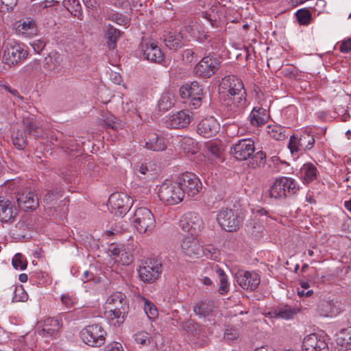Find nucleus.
<instances>
[{"label":"nucleus","instance_id":"f257e3e1","mask_svg":"<svg viewBox=\"0 0 351 351\" xmlns=\"http://www.w3.org/2000/svg\"><path fill=\"white\" fill-rule=\"evenodd\" d=\"M220 86L228 93L226 105L232 114L243 111L247 106L246 92L243 82L235 75H228L222 79Z\"/></svg>","mask_w":351,"mask_h":351},{"label":"nucleus","instance_id":"f03ea898","mask_svg":"<svg viewBox=\"0 0 351 351\" xmlns=\"http://www.w3.org/2000/svg\"><path fill=\"white\" fill-rule=\"evenodd\" d=\"M129 304L124 293L114 292L106 302L105 315L111 322L115 321L114 325L120 326L125 321L128 313Z\"/></svg>","mask_w":351,"mask_h":351},{"label":"nucleus","instance_id":"7ed1b4c3","mask_svg":"<svg viewBox=\"0 0 351 351\" xmlns=\"http://www.w3.org/2000/svg\"><path fill=\"white\" fill-rule=\"evenodd\" d=\"M27 56L28 51L22 44L10 40L5 45L2 62L10 66L24 61Z\"/></svg>","mask_w":351,"mask_h":351},{"label":"nucleus","instance_id":"20e7f679","mask_svg":"<svg viewBox=\"0 0 351 351\" xmlns=\"http://www.w3.org/2000/svg\"><path fill=\"white\" fill-rule=\"evenodd\" d=\"M158 197L163 202L175 205L183 200L184 192L180 189L178 181L173 182L166 180L160 186Z\"/></svg>","mask_w":351,"mask_h":351},{"label":"nucleus","instance_id":"39448f33","mask_svg":"<svg viewBox=\"0 0 351 351\" xmlns=\"http://www.w3.org/2000/svg\"><path fill=\"white\" fill-rule=\"evenodd\" d=\"M133 223L140 234H149L156 226L154 215L147 208H138L133 216Z\"/></svg>","mask_w":351,"mask_h":351},{"label":"nucleus","instance_id":"423d86ee","mask_svg":"<svg viewBox=\"0 0 351 351\" xmlns=\"http://www.w3.org/2000/svg\"><path fill=\"white\" fill-rule=\"evenodd\" d=\"M106 332L99 324L88 325L80 331L82 341L92 347H100L105 343Z\"/></svg>","mask_w":351,"mask_h":351},{"label":"nucleus","instance_id":"0eeeda50","mask_svg":"<svg viewBox=\"0 0 351 351\" xmlns=\"http://www.w3.org/2000/svg\"><path fill=\"white\" fill-rule=\"evenodd\" d=\"M132 204V199L125 193H114L108 199L110 212L118 217H121L125 215Z\"/></svg>","mask_w":351,"mask_h":351},{"label":"nucleus","instance_id":"6e6552de","mask_svg":"<svg viewBox=\"0 0 351 351\" xmlns=\"http://www.w3.org/2000/svg\"><path fill=\"white\" fill-rule=\"evenodd\" d=\"M266 210L263 208L254 210L252 216L245 225V231L252 237L257 239L261 237L265 231L264 223Z\"/></svg>","mask_w":351,"mask_h":351},{"label":"nucleus","instance_id":"1a4fd4ad","mask_svg":"<svg viewBox=\"0 0 351 351\" xmlns=\"http://www.w3.org/2000/svg\"><path fill=\"white\" fill-rule=\"evenodd\" d=\"M180 227L191 236L197 235L204 228V223L199 214L189 212L184 214L180 220Z\"/></svg>","mask_w":351,"mask_h":351},{"label":"nucleus","instance_id":"9d476101","mask_svg":"<svg viewBox=\"0 0 351 351\" xmlns=\"http://www.w3.org/2000/svg\"><path fill=\"white\" fill-rule=\"evenodd\" d=\"M180 189L184 195L193 197L197 195L202 189V184L196 175L192 173H184L178 178Z\"/></svg>","mask_w":351,"mask_h":351},{"label":"nucleus","instance_id":"9b49d317","mask_svg":"<svg viewBox=\"0 0 351 351\" xmlns=\"http://www.w3.org/2000/svg\"><path fill=\"white\" fill-rule=\"evenodd\" d=\"M180 97L187 99L189 104L193 108H197L201 105L202 99L204 95L203 89L196 81L191 84L182 86L179 90Z\"/></svg>","mask_w":351,"mask_h":351},{"label":"nucleus","instance_id":"f8f14e48","mask_svg":"<svg viewBox=\"0 0 351 351\" xmlns=\"http://www.w3.org/2000/svg\"><path fill=\"white\" fill-rule=\"evenodd\" d=\"M162 273V263L156 258H150L140 267L138 274L141 279L147 283H152Z\"/></svg>","mask_w":351,"mask_h":351},{"label":"nucleus","instance_id":"ddd939ff","mask_svg":"<svg viewBox=\"0 0 351 351\" xmlns=\"http://www.w3.org/2000/svg\"><path fill=\"white\" fill-rule=\"evenodd\" d=\"M255 152L254 141L252 138H243L233 144L230 154L238 160H246L250 158Z\"/></svg>","mask_w":351,"mask_h":351},{"label":"nucleus","instance_id":"4468645a","mask_svg":"<svg viewBox=\"0 0 351 351\" xmlns=\"http://www.w3.org/2000/svg\"><path fill=\"white\" fill-rule=\"evenodd\" d=\"M17 35L25 38H32L38 35V27L36 21L31 17L20 19L14 24Z\"/></svg>","mask_w":351,"mask_h":351},{"label":"nucleus","instance_id":"2eb2a0df","mask_svg":"<svg viewBox=\"0 0 351 351\" xmlns=\"http://www.w3.org/2000/svg\"><path fill=\"white\" fill-rule=\"evenodd\" d=\"M219 226L228 232L236 231L239 228L240 219L231 209H222L217 217Z\"/></svg>","mask_w":351,"mask_h":351},{"label":"nucleus","instance_id":"dca6fc26","mask_svg":"<svg viewBox=\"0 0 351 351\" xmlns=\"http://www.w3.org/2000/svg\"><path fill=\"white\" fill-rule=\"evenodd\" d=\"M220 66V62L215 58L208 56L204 57L195 66L196 75L205 78L213 75Z\"/></svg>","mask_w":351,"mask_h":351},{"label":"nucleus","instance_id":"f3484780","mask_svg":"<svg viewBox=\"0 0 351 351\" xmlns=\"http://www.w3.org/2000/svg\"><path fill=\"white\" fill-rule=\"evenodd\" d=\"M239 285L243 289L254 291L261 282L259 275L254 271L239 270L235 275Z\"/></svg>","mask_w":351,"mask_h":351},{"label":"nucleus","instance_id":"a211bd4d","mask_svg":"<svg viewBox=\"0 0 351 351\" xmlns=\"http://www.w3.org/2000/svg\"><path fill=\"white\" fill-rule=\"evenodd\" d=\"M182 253L192 258H199L203 254L202 247L194 236H187L183 238L180 244Z\"/></svg>","mask_w":351,"mask_h":351},{"label":"nucleus","instance_id":"6ab92c4d","mask_svg":"<svg viewBox=\"0 0 351 351\" xmlns=\"http://www.w3.org/2000/svg\"><path fill=\"white\" fill-rule=\"evenodd\" d=\"M141 51L144 57L150 62L160 63L164 59L161 49L152 40H146L141 43Z\"/></svg>","mask_w":351,"mask_h":351},{"label":"nucleus","instance_id":"aec40b11","mask_svg":"<svg viewBox=\"0 0 351 351\" xmlns=\"http://www.w3.org/2000/svg\"><path fill=\"white\" fill-rule=\"evenodd\" d=\"M189 111L180 110L170 115L166 120V126L171 129H182L186 128L191 120Z\"/></svg>","mask_w":351,"mask_h":351},{"label":"nucleus","instance_id":"412c9836","mask_svg":"<svg viewBox=\"0 0 351 351\" xmlns=\"http://www.w3.org/2000/svg\"><path fill=\"white\" fill-rule=\"evenodd\" d=\"M219 130V124L213 117L203 119L197 125V133L205 137L211 138L216 135Z\"/></svg>","mask_w":351,"mask_h":351},{"label":"nucleus","instance_id":"4be33fe9","mask_svg":"<svg viewBox=\"0 0 351 351\" xmlns=\"http://www.w3.org/2000/svg\"><path fill=\"white\" fill-rule=\"evenodd\" d=\"M62 56L57 52H51L43 62V68L46 75H53L62 68Z\"/></svg>","mask_w":351,"mask_h":351},{"label":"nucleus","instance_id":"5701e85b","mask_svg":"<svg viewBox=\"0 0 351 351\" xmlns=\"http://www.w3.org/2000/svg\"><path fill=\"white\" fill-rule=\"evenodd\" d=\"M302 346L306 351H328L326 341L315 334L306 336L304 339Z\"/></svg>","mask_w":351,"mask_h":351},{"label":"nucleus","instance_id":"b1692460","mask_svg":"<svg viewBox=\"0 0 351 351\" xmlns=\"http://www.w3.org/2000/svg\"><path fill=\"white\" fill-rule=\"evenodd\" d=\"M16 199L19 206L25 210H34L38 206V199L32 191L18 193Z\"/></svg>","mask_w":351,"mask_h":351},{"label":"nucleus","instance_id":"393cba45","mask_svg":"<svg viewBox=\"0 0 351 351\" xmlns=\"http://www.w3.org/2000/svg\"><path fill=\"white\" fill-rule=\"evenodd\" d=\"M269 118V115L267 110L260 107L254 108L248 117L251 125L254 127L264 125L267 122Z\"/></svg>","mask_w":351,"mask_h":351},{"label":"nucleus","instance_id":"a878e982","mask_svg":"<svg viewBox=\"0 0 351 351\" xmlns=\"http://www.w3.org/2000/svg\"><path fill=\"white\" fill-rule=\"evenodd\" d=\"M145 147L154 152L163 151L167 145L165 138L156 133H149L145 139Z\"/></svg>","mask_w":351,"mask_h":351},{"label":"nucleus","instance_id":"bb28decb","mask_svg":"<svg viewBox=\"0 0 351 351\" xmlns=\"http://www.w3.org/2000/svg\"><path fill=\"white\" fill-rule=\"evenodd\" d=\"M62 324L58 318L48 317L38 324V328H42V331L48 335H53L61 328Z\"/></svg>","mask_w":351,"mask_h":351},{"label":"nucleus","instance_id":"cd10ccee","mask_svg":"<svg viewBox=\"0 0 351 351\" xmlns=\"http://www.w3.org/2000/svg\"><path fill=\"white\" fill-rule=\"evenodd\" d=\"M16 215V209L9 200L1 199L0 197V220L8 222L13 220Z\"/></svg>","mask_w":351,"mask_h":351},{"label":"nucleus","instance_id":"c85d7f7f","mask_svg":"<svg viewBox=\"0 0 351 351\" xmlns=\"http://www.w3.org/2000/svg\"><path fill=\"white\" fill-rule=\"evenodd\" d=\"M296 313V309L292 308L290 306L285 305L278 306V308L271 311L268 313V315L271 318L291 319L293 318Z\"/></svg>","mask_w":351,"mask_h":351},{"label":"nucleus","instance_id":"c756f323","mask_svg":"<svg viewBox=\"0 0 351 351\" xmlns=\"http://www.w3.org/2000/svg\"><path fill=\"white\" fill-rule=\"evenodd\" d=\"M279 178L286 197L293 196L300 191V186L294 179L285 176Z\"/></svg>","mask_w":351,"mask_h":351},{"label":"nucleus","instance_id":"7c9ffc66","mask_svg":"<svg viewBox=\"0 0 351 351\" xmlns=\"http://www.w3.org/2000/svg\"><path fill=\"white\" fill-rule=\"evenodd\" d=\"M317 170L311 163H306L303 165L300 169L301 176L303 182L308 184L316 179Z\"/></svg>","mask_w":351,"mask_h":351},{"label":"nucleus","instance_id":"2f4dec72","mask_svg":"<svg viewBox=\"0 0 351 351\" xmlns=\"http://www.w3.org/2000/svg\"><path fill=\"white\" fill-rule=\"evenodd\" d=\"M214 269L220 282L218 292L221 295H226L230 290V284L228 280V277L224 271L221 269L218 265H217Z\"/></svg>","mask_w":351,"mask_h":351},{"label":"nucleus","instance_id":"473e14b6","mask_svg":"<svg viewBox=\"0 0 351 351\" xmlns=\"http://www.w3.org/2000/svg\"><path fill=\"white\" fill-rule=\"evenodd\" d=\"M180 147L186 153L195 154L199 151L197 142L189 136H184L180 139Z\"/></svg>","mask_w":351,"mask_h":351},{"label":"nucleus","instance_id":"72a5a7b5","mask_svg":"<svg viewBox=\"0 0 351 351\" xmlns=\"http://www.w3.org/2000/svg\"><path fill=\"white\" fill-rule=\"evenodd\" d=\"M337 346H343V350H351V330H342L337 334L336 339Z\"/></svg>","mask_w":351,"mask_h":351},{"label":"nucleus","instance_id":"f704fd0d","mask_svg":"<svg viewBox=\"0 0 351 351\" xmlns=\"http://www.w3.org/2000/svg\"><path fill=\"white\" fill-rule=\"evenodd\" d=\"M164 42L168 48L173 50H177L184 45L183 36L181 33L167 36Z\"/></svg>","mask_w":351,"mask_h":351},{"label":"nucleus","instance_id":"c9c22d12","mask_svg":"<svg viewBox=\"0 0 351 351\" xmlns=\"http://www.w3.org/2000/svg\"><path fill=\"white\" fill-rule=\"evenodd\" d=\"M121 32L114 28L112 25L108 26L105 37L107 40V45L110 49H114L117 46V39L119 37Z\"/></svg>","mask_w":351,"mask_h":351},{"label":"nucleus","instance_id":"e433bc0d","mask_svg":"<svg viewBox=\"0 0 351 351\" xmlns=\"http://www.w3.org/2000/svg\"><path fill=\"white\" fill-rule=\"evenodd\" d=\"M214 303L210 300H204L198 302L193 307V311L195 314L206 316L208 315L214 308Z\"/></svg>","mask_w":351,"mask_h":351},{"label":"nucleus","instance_id":"4c0bfd02","mask_svg":"<svg viewBox=\"0 0 351 351\" xmlns=\"http://www.w3.org/2000/svg\"><path fill=\"white\" fill-rule=\"evenodd\" d=\"M174 102L175 97L172 93H164L158 101V108L163 111L168 110L174 105Z\"/></svg>","mask_w":351,"mask_h":351},{"label":"nucleus","instance_id":"58836bf2","mask_svg":"<svg viewBox=\"0 0 351 351\" xmlns=\"http://www.w3.org/2000/svg\"><path fill=\"white\" fill-rule=\"evenodd\" d=\"M267 132L270 136L277 141H282L286 138V130L280 125H268Z\"/></svg>","mask_w":351,"mask_h":351},{"label":"nucleus","instance_id":"ea45409f","mask_svg":"<svg viewBox=\"0 0 351 351\" xmlns=\"http://www.w3.org/2000/svg\"><path fill=\"white\" fill-rule=\"evenodd\" d=\"M282 186L280 178L276 179L269 190L270 197L274 199L286 198L285 191L282 190Z\"/></svg>","mask_w":351,"mask_h":351},{"label":"nucleus","instance_id":"a19ab883","mask_svg":"<svg viewBox=\"0 0 351 351\" xmlns=\"http://www.w3.org/2000/svg\"><path fill=\"white\" fill-rule=\"evenodd\" d=\"M251 158L250 167L252 168L261 167L265 164L266 154L262 151H258L255 154L254 153Z\"/></svg>","mask_w":351,"mask_h":351},{"label":"nucleus","instance_id":"79ce46f5","mask_svg":"<svg viewBox=\"0 0 351 351\" xmlns=\"http://www.w3.org/2000/svg\"><path fill=\"white\" fill-rule=\"evenodd\" d=\"M300 146L303 148V150L310 149L313 147L315 143L314 136L308 132H304L300 136Z\"/></svg>","mask_w":351,"mask_h":351},{"label":"nucleus","instance_id":"37998d69","mask_svg":"<svg viewBox=\"0 0 351 351\" xmlns=\"http://www.w3.org/2000/svg\"><path fill=\"white\" fill-rule=\"evenodd\" d=\"M14 145L19 149H23L27 144V137L23 132L18 131L12 138Z\"/></svg>","mask_w":351,"mask_h":351},{"label":"nucleus","instance_id":"c03bdc74","mask_svg":"<svg viewBox=\"0 0 351 351\" xmlns=\"http://www.w3.org/2000/svg\"><path fill=\"white\" fill-rule=\"evenodd\" d=\"M12 263L16 269L24 270L26 269L27 262L25 257L20 253L16 254L12 258Z\"/></svg>","mask_w":351,"mask_h":351},{"label":"nucleus","instance_id":"a18cd8bd","mask_svg":"<svg viewBox=\"0 0 351 351\" xmlns=\"http://www.w3.org/2000/svg\"><path fill=\"white\" fill-rule=\"evenodd\" d=\"M296 17L300 25H306L310 23L311 14L307 10H300L296 12Z\"/></svg>","mask_w":351,"mask_h":351},{"label":"nucleus","instance_id":"49530a36","mask_svg":"<svg viewBox=\"0 0 351 351\" xmlns=\"http://www.w3.org/2000/svg\"><path fill=\"white\" fill-rule=\"evenodd\" d=\"M23 123L25 130L29 134L34 135L35 136H38V128L32 118H24Z\"/></svg>","mask_w":351,"mask_h":351},{"label":"nucleus","instance_id":"de8ad7c7","mask_svg":"<svg viewBox=\"0 0 351 351\" xmlns=\"http://www.w3.org/2000/svg\"><path fill=\"white\" fill-rule=\"evenodd\" d=\"M136 343L145 346L150 343V335L145 331H139L134 335Z\"/></svg>","mask_w":351,"mask_h":351},{"label":"nucleus","instance_id":"09e8293b","mask_svg":"<svg viewBox=\"0 0 351 351\" xmlns=\"http://www.w3.org/2000/svg\"><path fill=\"white\" fill-rule=\"evenodd\" d=\"M61 302L62 305H64L65 308L69 311L75 307L77 300L75 298L69 295V293H65L62 295Z\"/></svg>","mask_w":351,"mask_h":351},{"label":"nucleus","instance_id":"8fccbe9b","mask_svg":"<svg viewBox=\"0 0 351 351\" xmlns=\"http://www.w3.org/2000/svg\"><path fill=\"white\" fill-rule=\"evenodd\" d=\"M299 141L300 138L295 136V135H293L290 137L288 147L292 154L304 151L303 148L299 145L300 144Z\"/></svg>","mask_w":351,"mask_h":351},{"label":"nucleus","instance_id":"3c124183","mask_svg":"<svg viewBox=\"0 0 351 351\" xmlns=\"http://www.w3.org/2000/svg\"><path fill=\"white\" fill-rule=\"evenodd\" d=\"M17 3L18 0H0V12H11L14 10Z\"/></svg>","mask_w":351,"mask_h":351},{"label":"nucleus","instance_id":"603ef678","mask_svg":"<svg viewBox=\"0 0 351 351\" xmlns=\"http://www.w3.org/2000/svg\"><path fill=\"white\" fill-rule=\"evenodd\" d=\"M144 311L149 319H154L158 315V311L156 306L147 300H145Z\"/></svg>","mask_w":351,"mask_h":351},{"label":"nucleus","instance_id":"864d4df0","mask_svg":"<svg viewBox=\"0 0 351 351\" xmlns=\"http://www.w3.org/2000/svg\"><path fill=\"white\" fill-rule=\"evenodd\" d=\"M64 5L66 7V8L72 12L73 11L80 13L82 10V6L77 0H64L63 1ZM75 15H77V13H75Z\"/></svg>","mask_w":351,"mask_h":351},{"label":"nucleus","instance_id":"5fc2aeb1","mask_svg":"<svg viewBox=\"0 0 351 351\" xmlns=\"http://www.w3.org/2000/svg\"><path fill=\"white\" fill-rule=\"evenodd\" d=\"M61 196L60 191H58L57 190L53 191L45 195L44 202L50 207V206L55 204L58 198Z\"/></svg>","mask_w":351,"mask_h":351},{"label":"nucleus","instance_id":"6e6d98bb","mask_svg":"<svg viewBox=\"0 0 351 351\" xmlns=\"http://www.w3.org/2000/svg\"><path fill=\"white\" fill-rule=\"evenodd\" d=\"M206 148L209 154L216 158H219L221 154V151L218 144L216 142H208L206 145Z\"/></svg>","mask_w":351,"mask_h":351},{"label":"nucleus","instance_id":"4d7b16f0","mask_svg":"<svg viewBox=\"0 0 351 351\" xmlns=\"http://www.w3.org/2000/svg\"><path fill=\"white\" fill-rule=\"evenodd\" d=\"M104 125L107 128H112L117 130L120 128V124L117 122V118L112 114H109L104 120Z\"/></svg>","mask_w":351,"mask_h":351},{"label":"nucleus","instance_id":"13d9d810","mask_svg":"<svg viewBox=\"0 0 351 351\" xmlns=\"http://www.w3.org/2000/svg\"><path fill=\"white\" fill-rule=\"evenodd\" d=\"M239 333L237 329L234 328H230L226 329L224 333V339L229 341H232L236 340L239 337Z\"/></svg>","mask_w":351,"mask_h":351},{"label":"nucleus","instance_id":"bf43d9fd","mask_svg":"<svg viewBox=\"0 0 351 351\" xmlns=\"http://www.w3.org/2000/svg\"><path fill=\"white\" fill-rule=\"evenodd\" d=\"M183 59L189 63L193 62L197 60V55L194 52V51L191 49H187L184 51L183 54Z\"/></svg>","mask_w":351,"mask_h":351},{"label":"nucleus","instance_id":"052dcab7","mask_svg":"<svg viewBox=\"0 0 351 351\" xmlns=\"http://www.w3.org/2000/svg\"><path fill=\"white\" fill-rule=\"evenodd\" d=\"M339 50L342 53H348L351 51V38L343 40L339 46Z\"/></svg>","mask_w":351,"mask_h":351},{"label":"nucleus","instance_id":"680f3d73","mask_svg":"<svg viewBox=\"0 0 351 351\" xmlns=\"http://www.w3.org/2000/svg\"><path fill=\"white\" fill-rule=\"evenodd\" d=\"M45 42L43 40H35L32 44V46L34 49V50L37 52V53H39L40 51H42L44 47H45Z\"/></svg>","mask_w":351,"mask_h":351},{"label":"nucleus","instance_id":"e2e57ef3","mask_svg":"<svg viewBox=\"0 0 351 351\" xmlns=\"http://www.w3.org/2000/svg\"><path fill=\"white\" fill-rule=\"evenodd\" d=\"M111 20L119 25L126 24V19L122 14H114L111 16Z\"/></svg>","mask_w":351,"mask_h":351},{"label":"nucleus","instance_id":"0e129e2a","mask_svg":"<svg viewBox=\"0 0 351 351\" xmlns=\"http://www.w3.org/2000/svg\"><path fill=\"white\" fill-rule=\"evenodd\" d=\"M14 299L15 301H25L27 300V295L23 293V289H16Z\"/></svg>","mask_w":351,"mask_h":351},{"label":"nucleus","instance_id":"69168bd1","mask_svg":"<svg viewBox=\"0 0 351 351\" xmlns=\"http://www.w3.org/2000/svg\"><path fill=\"white\" fill-rule=\"evenodd\" d=\"M106 351H123V350L120 343L114 342L106 347Z\"/></svg>","mask_w":351,"mask_h":351},{"label":"nucleus","instance_id":"338daca9","mask_svg":"<svg viewBox=\"0 0 351 351\" xmlns=\"http://www.w3.org/2000/svg\"><path fill=\"white\" fill-rule=\"evenodd\" d=\"M110 80L115 84H120L122 82L121 75L117 72H112L110 73Z\"/></svg>","mask_w":351,"mask_h":351},{"label":"nucleus","instance_id":"774afa93","mask_svg":"<svg viewBox=\"0 0 351 351\" xmlns=\"http://www.w3.org/2000/svg\"><path fill=\"white\" fill-rule=\"evenodd\" d=\"M112 3L118 8H125L128 5V2L127 0H112Z\"/></svg>","mask_w":351,"mask_h":351}]
</instances>
